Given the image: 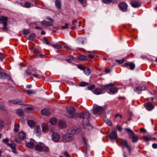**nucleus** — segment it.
<instances>
[{
	"label": "nucleus",
	"instance_id": "nucleus-30",
	"mask_svg": "<svg viewBox=\"0 0 157 157\" xmlns=\"http://www.w3.org/2000/svg\"><path fill=\"white\" fill-rule=\"evenodd\" d=\"M16 112L17 115L20 116H22L24 114V112L22 109H17L16 110Z\"/></svg>",
	"mask_w": 157,
	"mask_h": 157
},
{
	"label": "nucleus",
	"instance_id": "nucleus-44",
	"mask_svg": "<svg viewBox=\"0 0 157 157\" xmlns=\"http://www.w3.org/2000/svg\"><path fill=\"white\" fill-rule=\"evenodd\" d=\"M7 75L5 73H3L0 71V78H4Z\"/></svg>",
	"mask_w": 157,
	"mask_h": 157
},
{
	"label": "nucleus",
	"instance_id": "nucleus-38",
	"mask_svg": "<svg viewBox=\"0 0 157 157\" xmlns=\"http://www.w3.org/2000/svg\"><path fill=\"white\" fill-rule=\"evenodd\" d=\"M117 91V89L115 87H112L110 88V92L111 93L114 94Z\"/></svg>",
	"mask_w": 157,
	"mask_h": 157
},
{
	"label": "nucleus",
	"instance_id": "nucleus-28",
	"mask_svg": "<svg viewBox=\"0 0 157 157\" xmlns=\"http://www.w3.org/2000/svg\"><path fill=\"white\" fill-rule=\"evenodd\" d=\"M55 5L56 7L59 8H61V3L60 0H56L55 2Z\"/></svg>",
	"mask_w": 157,
	"mask_h": 157
},
{
	"label": "nucleus",
	"instance_id": "nucleus-11",
	"mask_svg": "<svg viewBox=\"0 0 157 157\" xmlns=\"http://www.w3.org/2000/svg\"><path fill=\"white\" fill-rule=\"evenodd\" d=\"M79 117L81 118L87 119L90 117V113L89 112H84L79 114Z\"/></svg>",
	"mask_w": 157,
	"mask_h": 157
},
{
	"label": "nucleus",
	"instance_id": "nucleus-22",
	"mask_svg": "<svg viewBox=\"0 0 157 157\" xmlns=\"http://www.w3.org/2000/svg\"><path fill=\"white\" fill-rule=\"evenodd\" d=\"M34 132L37 135H40L41 133L40 126L39 125L37 126L34 129Z\"/></svg>",
	"mask_w": 157,
	"mask_h": 157
},
{
	"label": "nucleus",
	"instance_id": "nucleus-40",
	"mask_svg": "<svg viewBox=\"0 0 157 157\" xmlns=\"http://www.w3.org/2000/svg\"><path fill=\"white\" fill-rule=\"evenodd\" d=\"M21 6L25 8H29L31 6V4L29 2H26L25 3L24 6L22 5Z\"/></svg>",
	"mask_w": 157,
	"mask_h": 157
},
{
	"label": "nucleus",
	"instance_id": "nucleus-25",
	"mask_svg": "<svg viewBox=\"0 0 157 157\" xmlns=\"http://www.w3.org/2000/svg\"><path fill=\"white\" fill-rule=\"evenodd\" d=\"M41 113L43 115L45 116L49 115L50 114V111L47 109H44L41 110Z\"/></svg>",
	"mask_w": 157,
	"mask_h": 157
},
{
	"label": "nucleus",
	"instance_id": "nucleus-52",
	"mask_svg": "<svg viewBox=\"0 0 157 157\" xmlns=\"http://www.w3.org/2000/svg\"><path fill=\"white\" fill-rule=\"evenodd\" d=\"M5 125V123L2 120H0V129L3 127Z\"/></svg>",
	"mask_w": 157,
	"mask_h": 157
},
{
	"label": "nucleus",
	"instance_id": "nucleus-60",
	"mask_svg": "<svg viewBox=\"0 0 157 157\" xmlns=\"http://www.w3.org/2000/svg\"><path fill=\"white\" fill-rule=\"evenodd\" d=\"M63 155L66 156V157H70V155L67 151H65L63 153Z\"/></svg>",
	"mask_w": 157,
	"mask_h": 157
},
{
	"label": "nucleus",
	"instance_id": "nucleus-7",
	"mask_svg": "<svg viewBox=\"0 0 157 157\" xmlns=\"http://www.w3.org/2000/svg\"><path fill=\"white\" fill-rule=\"evenodd\" d=\"M104 110L102 107L98 106L94 108L93 109V112L94 114L97 113L100 114L102 113Z\"/></svg>",
	"mask_w": 157,
	"mask_h": 157
},
{
	"label": "nucleus",
	"instance_id": "nucleus-37",
	"mask_svg": "<svg viewBox=\"0 0 157 157\" xmlns=\"http://www.w3.org/2000/svg\"><path fill=\"white\" fill-rule=\"evenodd\" d=\"M52 46L53 48L56 49H61L62 48V46L58 44H53Z\"/></svg>",
	"mask_w": 157,
	"mask_h": 157
},
{
	"label": "nucleus",
	"instance_id": "nucleus-58",
	"mask_svg": "<svg viewBox=\"0 0 157 157\" xmlns=\"http://www.w3.org/2000/svg\"><path fill=\"white\" fill-rule=\"evenodd\" d=\"M44 42H45V44L47 45H50V43L48 40L47 39L44 38Z\"/></svg>",
	"mask_w": 157,
	"mask_h": 157
},
{
	"label": "nucleus",
	"instance_id": "nucleus-48",
	"mask_svg": "<svg viewBox=\"0 0 157 157\" xmlns=\"http://www.w3.org/2000/svg\"><path fill=\"white\" fill-rule=\"evenodd\" d=\"M32 108L31 107H28L25 108V111L27 112H28V113L30 112L31 111V110H32Z\"/></svg>",
	"mask_w": 157,
	"mask_h": 157
},
{
	"label": "nucleus",
	"instance_id": "nucleus-31",
	"mask_svg": "<svg viewBox=\"0 0 157 157\" xmlns=\"http://www.w3.org/2000/svg\"><path fill=\"white\" fill-rule=\"evenodd\" d=\"M113 85L114 84L112 83L109 84L105 85H103L101 86V87L103 89H108L109 86Z\"/></svg>",
	"mask_w": 157,
	"mask_h": 157
},
{
	"label": "nucleus",
	"instance_id": "nucleus-46",
	"mask_svg": "<svg viewBox=\"0 0 157 157\" xmlns=\"http://www.w3.org/2000/svg\"><path fill=\"white\" fill-rule=\"evenodd\" d=\"M69 26V25L68 23H65L64 25L61 26V28L62 29H67Z\"/></svg>",
	"mask_w": 157,
	"mask_h": 157
},
{
	"label": "nucleus",
	"instance_id": "nucleus-57",
	"mask_svg": "<svg viewBox=\"0 0 157 157\" xmlns=\"http://www.w3.org/2000/svg\"><path fill=\"white\" fill-rule=\"evenodd\" d=\"M5 110V108L2 104H0V110Z\"/></svg>",
	"mask_w": 157,
	"mask_h": 157
},
{
	"label": "nucleus",
	"instance_id": "nucleus-1",
	"mask_svg": "<svg viewBox=\"0 0 157 157\" xmlns=\"http://www.w3.org/2000/svg\"><path fill=\"white\" fill-rule=\"evenodd\" d=\"M75 111V109L74 107L68 106L67 108V112L66 115L68 117L74 118L76 117Z\"/></svg>",
	"mask_w": 157,
	"mask_h": 157
},
{
	"label": "nucleus",
	"instance_id": "nucleus-29",
	"mask_svg": "<svg viewBox=\"0 0 157 157\" xmlns=\"http://www.w3.org/2000/svg\"><path fill=\"white\" fill-rule=\"evenodd\" d=\"M12 149V152L14 153H17V152L16 149L15 148L16 145L14 143H12V145L10 146Z\"/></svg>",
	"mask_w": 157,
	"mask_h": 157
},
{
	"label": "nucleus",
	"instance_id": "nucleus-54",
	"mask_svg": "<svg viewBox=\"0 0 157 157\" xmlns=\"http://www.w3.org/2000/svg\"><path fill=\"white\" fill-rule=\"evenodd\" d=\"M94 88V85H92L88 86L87 87V89L88 90H92Z\"/></svg>",
	"mask_w": 157,
	"mask_h": 157
},
{
	"label": "nucleus",
	"instance_id": "nucleus-63",
	"mask_svg": "<svg viewBox=\"0 0 157 157\" xmlns=\"http://www.w3.org/2000/svg\"><path fill=\"white\" fill-rule=\"evenodd\" d=\"M34 54H37L39 53V51L35 48L34 49H33V52Z\"/></svg>",
	"mask_w": 157,
	"mask_h": 157
},
{
	"label": "nucleus",
	"instance_id": "nucleus-59",
	"mask_svg": "<svg viewBox=\"0 0 157 157\" xmlns=\"http://www.w3.org/2000/svg\"><path fill=\"white\" fill-rule=\"evenodd\" d=\"M32 75L34 77H35L37 78H40V75L38 74H32Z\"/></svg>",
	"mask_w": 157,
	"mask_h": 157
},
{
	"label": "nucleus",
	"instance_id": "nucleus-10",
	"mask_svg": "<svg viewBox=\"0 0 157 157\" xmlns=\"http://www.w3.org/2000/svg\"><path fill=\"white\" fill-rule=\"evenodd\" d=\"M41 127L42 131L44 133H47L48 132L50 128V126L48 124L43 123L41 125Z\"/></svg>",
	"mask_w": 157,
	"mask_h": 157
},
{
	"label": "nucleus",
	"instance_id": "nucleus-34",
	"mask_svg": "<svg viewBox=\"0 0 157 157\" xmlns=\"http://www.w3.org/2000/svg\"><path fill=\"white\" fill-rule=\"evenodd\" d=\"M3 142L5 143L7 145L10 146L12 145V144H9L8 143L9 141V140L8 139H3L2 140Z\"/></svg>",
	"mask_w": 157,
	"mask_h": 157
},
{
	"label": "nucleus",
	"instance_id": "nucleus-55",
	"mask_svg": "<svg viewBox=\"0 0 157 157\" xmlns=\"http://www.w3.org/2000/svg\"><path fill=\"white\" fill-rule=\"evenodd\" d=\"M73 59V57L71 56L70 59H66V61L67 62L70 63H71V60Z\"/></svg>",
	"mask_w": 157,
	"mask_h": 157
},
{
	"label": "nucleus",
	"instance_id": "nucleus-20",
	"mask_svg": "<svg viewBox=\"0 0 157 157\" xmlns=\"http://www.w3.org/2000/svg\"><path fill=\"white\" fill-rule=\"evenodd\" d=\"M122 144L124 146L126 147L128 150L129 153H130L131 151V147L128 145L127 141L126 140H123L122 141Z\"/></svg>",
	"mask_w": 157,
	"mask_h": 157
},
{
	"label": "nucleus",
	"instance_id": "nucleus-14",
	"mask_svg": "<svg viewBox=\"0 0 157 157\" xmlns=\"http://www.w3.org/2000/svg\"><path fill=\"white\" fill-rule=\"evenodd\" d=\"M124 67L129 66L130 67L129 69L132 70L134 69L135 65L134 63L132 62H129L124 63Z\"/></svg>",
	"mask_w": 157,
	"mask_h": 157
},
{
	"label": "nucleus",
	"instance_id": "nucleus-23",
	"mask_svg": "<svg viewBox=\"0 0 157 157\" xmlns=\"http://www.w3.org/2000/svg\"><path fill=\"white\" fill-rule=\"evenodd\" d=\"M58 124L59 127L61 128H66L67 125L65 122L62 120L59 121Z\"/></svg>",
	"mask_w": 157,
	"mask_h": 157
},
{
	"label": "nucleus",
	"instance_id": "nucleus-56",
	"mask_svg": "<svg viewBox=\"0 0 157 157\" xmlns=\"http://www.w3.org/2000/svg\"><path fill=\"white\" fill-rule=\"evenodd\" d=\"M124 60V59H121V60H116V61L117 62H118L120 63H123Z\"/></svg>",
	"mask_w": 157,
	"mask_h": 157
},
{
	"label": "nucleus",
	"instance_id": "nucleus-49",
	"mask_svg": "<svg viewBox=\"0 0 157 157\" xmlns=\"http://www.w3.org/2000/svg\"><path fill=\"white\" fill-rule=\"evenodd\" d=\"M80 59L82 60H85L87 59V57L84 55H82L80 57Z\"/></svg>",
	"mask_w": 157,
	"mask_h": 157
},
{
	"label": "nucleus",
	"instance_id": "nucleus-43",
	"mask_svg": "<svg viewBox=\"0 0 157 157\" xmlns=\"http://www.w3.org/2000/svg\"><path fill=\"white\" fill-rule=\"evenodd\" d=\"M105 122L109 126H111L112 124V123L111 121H110L108 119H105Z\"/></svg>",
	"mask_w": 157,
	"mask_h": 157
},
{
	"label": "nucleus",
	"instance_id": "nucleus-18",
	"mask_svg": "<svg viewBox=\"0 0 157 157\" xmlns=\"http://www.w3.org/2000/svg\"><path fill=\"white\" fill-rule=\"evenodd\" d=\"M109 137L111 139L115 140L117 137V131L115 130L113 131L109 135Z\"/></svg>",
	"mask_w": 157,
	"mask_h": 157
},
{
	"label": "nucleus",
	"instance_id": "nucleus-17",
	"mask_svg": "<svg viewBox=\"0 0 157 157\" xmlns=\"http://www.w3.org/2000/svg\"><path fill=\"white\" fill-rule=\"evenodd\" d=\"M145 88V87L144 86H138L136 87L135 89H134V91L137 94H140L142 90H144Z\"/></svg>",
	"mask_w": 157,
	"mask_h": 157
},
{
	"label": "nucleus",
	"instance_id": "nucleus-5",
	"mask_svg": "<svg viewBox=\"0 0 157 157\" xmlns=\"http://www.w3.org/2000/svg\"><path fill=\"white\" fill-rule=\"evenodd\" d=\"M74 138L73 135L68 132L63 136L62 140L63 142H67L71 141Z\"/></svg>",
	"mask_w": 157,
	"mask_h": 157
},
{
	"label": "nucleus",
	"instance_id": "nucleus-2",
	"mask_svg": "<svg viewBox=\"0 0 157 157\" xmlns=\"http://www.w3.org/2000/svg\"><path fill=\"white\" fill-rule=\"evenodd\" d=\"M35 146V149L37 151L45 152H48L49 151V148L42 143L40 142L37 144L36 142Z\"/></svg>",
	"mask_w": 157,
	"mask_h": 157
},
{
	"label": "nucleus",
	"instance_id": "nucleus-9",
	"mask_svg": "<svg viewBox=\"0 0 157 157\" xmlns=\"http://www.w3.org/2000/svg\"><path fill=\"white\" fill-rule=\"evenodd\" d=\"M36 144V142L33 139H30V141L29 142L26 143V146L29 148H32L34 147Z\"/></svg>",
	"mask_w": 157,
	"mask_h": 157
},
{
	"label": "nucleus",
	"instance_id": "nucleus-32",
	"mask_svg": "<svg viewBox=\"0 0 157 157\" xmlns=\"http://www.w3.org/2000/svg\"><path fill=\"white\" fill-rule=\"evenodd\" d=\"M50 123L52 125H55L56 124L57 120L56 118H52L50 121Z\"/></svg>",
	"mask_w": 157,
	"mask_h": 157
},
{
	"label": "nucleus",
	"instance_id": "nucleus-45",
	"mask_svg": "<svg viewBox=\"0 0 157 157\" xmlns=\"http://www.w3.org/2000/svg\"><path fill=\"white\" fill-rule=\"evenodd\" d=\"M78 1L80 2V3L82 5L85 6L86 5V1L85 0H78Z\"/></svg>",
	"mask_w": 157,
	"mask_h": 157
},
{
	"label": "nucleus",
	"instance_id": "nucleus-26",
	"mask_svg": "<svg viewBox=\"0 0 157 157\" xmlns=\"http://www.w3.org/2000/svg\"><path fill=\"white\" fill-rule=\"evenodd\" d=\"M18 137L20 139L23 140L26 137V134L24 132H21L19 134Z\"/></svg>",
	"mask_w": 157,
	"mask_h": 157
},
{
	"label": "nucleus",
	"instance_id": "nucleus-47",
	"mask_svg": "<svg viewBox=\"0 0 157 157\" xmlns=\"http://www.w3.org/2000/svg\"><path fill=\"white\" fill-rule=\"evenodd\" d=\"M27 93L29 94H35V92L33 90H27Z\"/></svg>",
	"mask_w": 157,
	"mask_h": 157
},
{
	"label": "nucleus",
	"instance_id": "nucleus-53",
	"mask_svg": "<svg viewBox=\"0 0 157 157\" xmlns=\"http://www.w3.org/2000/svg\"><path fill=\"white\" fill-rule=\"evenodd\" d=\"M112 0H102L103 2L105 4H108L112 2Z\"/></svg>",
	"mask_w": 157,
	"mask_h": 157
},
{
	"label": "nucleus",
	"instance_id": "nucleus-4",
	"mask_svg": "<svg viewBox=\"0 0 157 157\" xmlns=\"http://www.w3.org/2000/svg\"><path fill=\"white\" fill-rule=\"evenodd\" d=\"M125 129L128 133L130 137L132 138V142L136 143L138 141V138L131 129L128 128H125Z\"/></svg>",
	"mask_w": 157,
	"mask_h": 157
},
{
	"label": "nucleus",
	"instance_id": "nucleus-3",
	"mask_svg": "<svg viewBox=\"0 0 157 157\" xmlns=\"http://www.w3.org/2000/svg\"><path fill=\"white\" fill-rule=\"evenodd\" d=\"M8 18L5 17H0V23L3 24V27L1 29L4 31H6L8 30L7 27V21Z\"/></svg>",
	"mask_w": 157,
	"mask_h": 157
},
{
	"label": "nucleus",
	"instance_id": "nucleus-50",
	"mask_svg": "<svg viewBox=\"0 0 157 157\" xmlns=\"http://www.w3.org/2000/svg\"><path fill=\"white\" fill-rule=\"evenodd\" d=\"M77 23L78 22H77V21L76 20H74L72 21V24L73 25H74V27H72L73 29H74L77 27L76 24H77Z\"/></svg>",
	"mask_w": 157,
	"mask_h": 157
},
{
	"label": "nucleus",
	"instance_id": "nucleus-24",
	"mask_svg": "<svg viewBox=\"0 0 157 157\" xmlns=\"http://www.w3.org/2000/svg\"><path fill=\"white\" fill-rule=\"evenodd\" d=\"M93 92L97 95H99L103 93L101 89L99 88L95 89Z\"/></svg>",
	"mask_w": 157,
	"mask_h": 157
},
{
	"label": "nucleus",
	"instance_id": "nucleus-36",
	"mask_svg": "<svg viewBox=\"0 0 157 157\" xmlns=\"http://www.w3.org/2000/svg\"><path fill=\"white\" fill-rule=\"evenodd\" d=\"M89 83L84 82H82L79 83L78 85L81 86H84L89 85Z\"/></svg>",
	"mask_w": 157,
	"mask_h": 157
},
{
	"label": "nucleus",
	"instance_id": "nucleus-21",
	"mask_svg": "<svg viewBox=\"0 0 157 157\" xmlns=\"http://www.w3.org/2000/svg\"><path fill=\"white\" fill-rule=\"evenodd\" d=\"M146 108L149 111L151 110L154 109V107L152 103L150 102H148L145 105Z\"/></svg>",
	"mask_w": 157,
	"mask_h": 157
},
{
	"label": "nucleus",
	"instance_id": "nucleus-61",
	"mask_svg": "<svg viewBox=\"0 0 157 157\" xmlns=\"http://www.w3.org/2000/svg\"><path fill=\"white\" fill-rule=\"evenodd\" d=\"M25 74L27 76H29L31 75V72L29 70H27L26 71Z\"/></svg>",
	"mask_w": 157,
	"mask_h": 157
},
{
	"label": "nucleus",
	"instance_id": "nucleus-8",
	"mask_svg": "<svg viewBox=\"0 0 157 157\" xmlns=\"http://www.w3.org/2000/svg\"><path fill=\"white\" fill-rule=\"evenodd\" d=\"M60 136L59 134L57 132L53 133L52 135V140L55 142H58L60 140Z\"/></svg>",
	"mask_w": 157,
	"mask_h": 157
},
{
	"label": "nucleus",
	"instance_id": "nucleus-51",
	"mask_svg": "<svg viewBox=\"0 0 157 157\" xmlns=\"http://www.w3.org/2000/svg\"><path fill=\"white\" fill-rule=\"evenodd\" d=\"M29 30L28 29H24L23 31V33L24 35H26L29 33Z\"/></svg>",
	"mask_w": 157,
	"mask_h": 157
},
{
	"label": "nucleus",
	"instance_id": "nucleus-15",
	"mask_svg": "<svg viewBox=\"0 0 157 157\" xmlns=\"http://www.w3.org/2000/svg\"><path fill=\"white\" fill-rule=\"evenodd\" d=\"M119 8L122 11H126L128 6L126 3H121L119 5Z\"/></svg>",
	"mask_w": 157,
	"mask_h": 157
},
{
	"label": "nucleus",
	"instance_id": "nucleus-19",
	"mask_svg": "<svg viewBox=\"0 0 157 157\" xmlns=\"http://www.w3.org/2000/svg\"><path fill=\"white\" fill-rule=\"evenodd\" d=\"M131 6L134 8H137L140 6L141 3L139 1L134 0L131 2Z\"/></svg>",
	"mask_w": 157,
	"mask_h": 157
},
{
	"label": "nucleus",
	"instance_id": "nucleus-35",
	"mask_svg": "<svg viewBox=\"0 0 157 157\" xmlns=\"http://www.w3.org/2000/svg\"><path fill=\"white\" fill-rule=\"evenodd\" d=\"M84 71L85 74L89 75L90 73V69L89 68H86L84 69Z\"/></svg>",
	"mask_w": 157,
	"mask_h": 157
},
{
	"label": "nucleus",
	"instance_id": "nucleus-6",
	"mask_svg": "<svg viewBox=\"0 0 157 157\" xmlns=\"http://www.w3.org/2000/svg\"><path fill=\"white\" fill-rule=\"evenodd\" d=\"M80 131V128L75 126L70 127L67 130L68 132L73 135L77 134Z\"/></svg>",
	"mask_w": 157,
	"mask_h": 157
},
{
	"label": "nucleus",
	"instance_id": "nucleus-64",
	"mask_svg": "<svg viewBox=\"0 0 157 157\" xmlns=\"http://www.w3.org/2000/svg\"><path fill=\"white\" fill-rule=\"evenodd\" d=\"M152 147L153 148L156 149L157 148V144H153L152 145Z\"/></svg>",
	"mask_w": 157,
	"mask_h": 157
},
{
	"label": "nucleus",
	"instance_id": "nucleus-39",
	"mask_svg": "<svg viewBox=\"0 0 157 157\" xmlns=\"http://www.w3.org/2000/svg\"><path fill=\"white\" fill-rule=\"evenodd\" d=\"M78 40L79 43L81 44H83L85 41L86 39L84 38H79L78 39Z\"/></svg>",
	"mask_w": 157,
	"mask_h": 157
},
{
	"label": "nucleus",
	"instance_id": "nucleus-33",
	"mask_svg": "<svg viewBox=\"0 0 157 157\" xmlns=\"http://www.w3.org/2000/svg\"><path fill=\"white\" fill-rule=\"evenodd\" d=\"M142 139L145 141H150L151 139V138L149 136H144L142 137Z\"/></svg>",
	"mask_w": 157,
	"mask_h": 157
},
{
	"label": "nucleus",
	"instance_id": "nucleus-62",
	"mask_svg": "<svg viewBox=\"0 0 157 157\" xmlns=\"http://www.w3.org/2000/svg\"><path fill=\"white\" fill-rule=\"evenodd\" d=\"M117 128L118 130L119 131H121L122 129V128L119 125H117Z\"/></svg>",
	"mask_w": 157,
	"mask_h": 157
},
{
	"label": "nucleus",
	"instance_id": "nucleus-42",
	"mask_svg": "<svg viewBox=\"0 0 157 157\" xmlns=\"http://www.w3.org/2000/svg\"><path fill=\"white\" fill-rule=\"evenodd\" d=\"M35 37V35L34 34H31L29 36V40L33 41Z\"/></svg>",
	"mask_w": 157,
	"mask_h": 157
},
{
	"label": "nucleus",
	"instance_id": "nucleus-13",
	"mask_svg": "<svg viewBox=\"0 0 157 157\" xmlns=\"http://www.w3.org/2000/svg\"><path fill=\"white\" fill-rule=\"evenodd\" d=\"M83 128L88 131H90L92 130V127L89 123L88 121L85 123L83 125Z\"/></svg>",
	"mask_w": 157,
	"mask_h": 157
},
{
	"label": "nucleus",
	"instance_id": "nucleus-41",
	"mask_svg": "<svg viewBox=\"0 0 157 157\" xmlns=\"http://www.w3.org/2000/svg\"><path fill=\"white\" fill-rule=\"evenodd\" d=\"M19 128V125L17 124H15L14 125V131L15 132L18 131Z\"/></svg>",
	"mask_w": 157,
	"mask_h": 157
},
{
	"label": "nucleus",
	"instance_id": "nucleus-12",
	"mask_svg": "<svg viewBox=\"0 0 157 157\" xmlns=\"http://www.w3.org/2000/svg\"><path fill=\"white\" fill-rule=\"evenodd\" d=\"M54 22L44 20L41 22V24L45 27L52 26L53 25Z\"/></svg>",
	"mask_w": 157,
	"mask_h": 157
},
{
	"label": "nucleus",
	"instance_id": "nucleus-16",
	"mask_svg": "<svg viewBox=\"0 0 157 157\" xmlns=\"http://www.w3.org/2000/svg\"><path fill=\"white\" fill-rule=\"evenodd\" d=\"M9 102L11 103H14L21 105H23L24 104L23 101L19 100H10L9 101Z\"/></svg>",
	"mask_w": 157,
	"mask_h": 157
},
{
	"label": "nucleus",
	"instance_id": "nucleus-27",
	"mask_svg": "<svg viewBox=\"0 0 157 157\" xmlns=\"http://www.w3.org/2000/svg\"><path fill=\"white\" fill-rule=\"evenodd\" d=\"M28 125L31 127H33L35 125V122L32 120H29L27 121Z\"/></svg>",
	"mask_w": 157,
	"mask_h": 157
}]
</instances>
